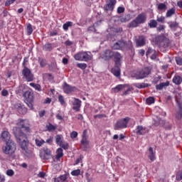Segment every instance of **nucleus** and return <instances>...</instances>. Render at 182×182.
<instances>
[{"label": "nucleus", "instance_id": "774afa93", "mask_svg": "<svg viewBox=\"0 0 182 182\" xmlns=\"http://www.w3.org/2000/svg\"><path fill=\"white\" fill-rule=\"evenodd\" d=\"M0 182H5V176L0 173Z\"/></svg>", "mask_w": 182, "mask_h": 182}, {"label": "nucleus", "instance_id": "37998d69", "mask_svg": "<svg viewBox=\"0 0 182 182\" xmlns=\"http://www.w3.org/2000/svg\"><path fill=\"white\" fill-rule=\"evenodd\" d=\"M35 141H36V146H38V147H41V146H42V144L45 143V141L43 139H36Z\"/></svg>", "mask_w": 182, "mask_h": 182}, {"label": "nucleus", "instance_id": "a18cd8bd", "mask_svg": "<svg viewBox=\"0 0 182 182\" xmlns=\"http://www.w3.org/2000/svg\"><path fill=\"white\" fill-rule=\"evenodd\" d=\"M164 21H166V17H164V16L156 17V22H159L160 23H164Z\"/></svg>", "mask_w": 182, "mask_h": 182}, {"label": "nucleus", "instance_id": "1a4fd4ad", "mask_svg": "<svg viewBox=\"0 0 182 182\" xmlns=\"http://www.w3.org/2000/svg\"><path fill=\"white\" fill-rule=\"evenodd\" d=\"M130 118L126 117L117 122L114 125V130H120V129H126L127 123H129Z\"/></svg>", "mask_w": 182, "mask_h": 182}, {"label": "nucleus", "instance_id": "8fccbe9b", "mask_svg": "<svg viewBox=\"0 0 182 182\" xmlns=\"http://www.w3.org/2000/svg\"><path fill=\"white\" fill-rule=\"evenodd\" d=\"M147 105H153L154 103V97H149L146 100Z\"/></svg>", "mask_w": 182, "mask_h": 182}, {"label": "nucleus", "instance_id": "6e6d98bb", "mask_svg": "<svg viewBox=\"0 0 182 182\" xmlns=\"http://www.w3.org/2000/svg\"><path fill=\"white\" fill-rule=\"evenodd\" d=\"M6 174L7 176H9V177H12V176H14V174H15V172L14 171V170L12 169H8L6 171Z\"/></svg>", "mask_w": 182, "mask_h": 182}, {"label": "nucleus", "instance_id": "6e6552de", "mask_svg": "<svg viewBox=\"0 0 182 182\" xmlns=\"http://www.w3.org/2000/svg\"><path fill=\"white\" fill-rule=\"evenodd\" d=\"M156 41L161 48H168L170 46V40L164 36L156 37Z\"/></svg>", "mask_w": 182, "mask_h": 182}, {"label": "nucleus", "instance_id": "052dcab7", "mask_svg": "<svg viewBox=\"0 0 182 182\" xmlns=\"http://www.w3.org/2000/svg\"><path fill=\"white\" fill-rule=\"evenodd\" d=\"M117 14H123L124 12V7L119 6L117 8Z\"/></svg>", "mask_w": 182, "mask_h": 182}, {"label": "nucleus", "instance_id": "c03bdc74", "mask_svg": "<svg viewBox=\"0 0 182 182\" xmlns=\"http://www.w3.org/2000/svg\"><path fill=\"white\" fill-rule=\"evenodd\" d=\"M77 67L79 68L80 69H82V70H85L86 68H87V64L86 63H77Z\"/></svg>", "mask_w": 182, "mask_h": 182}, {"label": "nucleus", "instance_id": "4d7b16f0", "mask_svg": "<svg viewBox=\"0 0 182 182\" xmlns=\"http://www.w3.org/2000/svg\"><path fill=\"white\" fill-rule=\"evenodd\" d=\"M70 137L71 139H76L77 137V132L75 131H73V132H71Z\"/></svg>", "mask_w": 182, "mask_h": 182}, {"label": "nucleus", "instance_id": "7c9ffc66", "mask_svg": "<svg viewBox=\"0 0 182 182\" xmlns=\"http://www.w3.org/2000/svg\"><path fill=\"white\" fill-rule=\"evenodd\" d=\"M68 179V176L66 174L61 175L58 178H55L54 181L55 182H60V181H66Z\"/></svg>", "mask_w": 182, "mask_h": 182}, {"label": "nucleus", "instance_id": "ddd939ff", "mask_svg": "<svg viewBox=\"0 0 182 182\" xmlns=\"http://www.w3.org/2000/svg\"><path fill=\"white\" fill-rule=\"evenodd\" d=\"M114 51L112 50H105L103 53L100 54V58L104 60H110L113 59V53Z\"/></svg>", "mask_w": 182, "mask_h": 182}, {"label": "nucleus", "instance_id": "f3484780", "mask_svg": "<svg viewBox=\"0 0 182 182\" xmlns=\"http://www.w3.org/2000/svg\"><path fill=\"white\" fill-rule=\"evenodd\" d=\"M75 90H76V87H73L72 85H68L66 82H64L63 91L67 95H69V93H72L73 92H75Z\"/></svg>", "mask_w": 182, "mask_h": 182}, {"label": "nucleus", "instance_id": "f8f14e48", "mask_svg": "<svg viewBox=\"0 0 182 182\" xmlns=\"http://www.w3.org/2000/svg\"><path fill=\"white\" fill-rule=\"evenodd\" d=\"M112 58H114V62L115 63L116 68L122 66V59H123V56L122 54H120V53L114 51Z\"/></svg>", "mask_w": 182, "mask_h": 182}, {"label": "nucleus", "instance_id": "09e8293b", "mask_svg": "<svg viewBox=\"0 0 182 182\" xmlns=\"http://www.w3.org/2000/svg\"><path fill=\"white\" fill-rule=\"evenodd\" d=\"M71 175L74 176L75 177H77V176H80V169H76L71 172Z\"/></svg>", "mask_w": 182, "mask_h": 182}, {"label": "nucleus", "instance_id": "6ab92c4d", "mask_svg": "<svg viewBox=\"0 0 182 182\" xmlns=\"http://www.w3.org/2000/svg\"><path fill=\"white\" fill-rule=\"evenodd\" d=\"M116 5V0H108L107 4L105 6V11H113Z\"/></svg>", "mask_w": 182, "mask_h": 182}, {"label": "nucleus", "instance_id": "b1692460", "mask_svg": "<svg viewBox=\"0 0 182 182\" xmlns=\"http://www.w3.org/2000/svg\"><path fill=\"white\" fill-rule=\"evenodd\" d=\"M173 15H176V9L174 8H171L166 11V18H171Z\"/></svg>", "mask_w": 182, "mask_h": 182}, {"label": "nucleus", "instance_id": "4c0bfd02", "mask_svg": "<svg viewBox=\"0 0 182 182\" xmlns=\"http://www.w3.org/2000/svg\"><path fill=\"white\" fill-rule=\"evenodd\" d=\"M27 35L29 36L32 35V32H33V28H32V24L28 23L26 27Z\"/></svg>", "mask_w": 182, "mask_h": 182}, {"label": "nucleus", "instance_id": "ea45409f", "mask_svg": "<svg viewBox=\"0 0 182 182\" xmlns=\"http://www.w3.org/2000/svg\"><path fill=\"white\" fill-rule=\"evenodd\" d=\"M73 22L68 21L63 25V28L64 29V31H68V29H69V27L73 26Z\"/></svg>", "mask_w": 182, "mask_h": 182}, {"label": "nucleus", "instance_id": "c9c22d12", "mask_svg": "<svg viewBox=\"0 0 182 182\" xmlns=\"http://www.w3.org/2000/svg\"><path fill=\"white\" fill-rule=\"evenodd\" d=\"M48 69L50 72H55L56 69H58V65L55 63H51L50 65H48Z\"/></svg>", "mask_w": 182, "mask_h": 182}, {"label": "nucleus", "instance_id": "393cba45", "mask_svg": "<svg viewBox=\"0 0 182 182\" xmlns=\"http://www.w3.org/2000/svg\"><path fill=\"white\" fill-rule=\"evenodd\" d=\"M112 73L116 77H119V76H120V66L116 67L115 65V67L112 69Z\"/></svg>", "mask_w": 182, "mask_h": 182}, {"label": "nucleus", "instance_id": "c85d7f7f", "mask_svg": "<svg viewBox=\"0 0 182 182\" xmlns=\"http://www.w3.org/2000/svg\"><path fill=\"white\" fill-rule=\"evenodd\" d=\"M53 49V47H52V43H47L43 46V50L46 52H50Z\"/></svg>", "mask_w": 182, "mask_h": 182}, {"label": "nucleus", "instance_id": "338daca9", "mask_svg": "<svg viewBox=\"0 0 182 182\" xmlns=\"http://www.w3.org/2000/svg\"><path fill=\"white\" fill-rule=\"evenodd\" d=\"M65 44L67 46H72V45H73V43L71 41L68 40L65 42Z\"/></svg>", "mask_w": 182, "mask_h": 182}, {"label": "nucleus", "instance_id": "39448f33", "mask_svg": "<svg viewBox=\"0 0 182 182\" xmlns=\"http://www.w3.org/2000/svg\"><path fill=\"white\" fill-rule=\"evenodd\" d=\"M146 21H147V15H146V13H141L129 23V28H137L139 25L145 23Z\"/></svg>", "mask_w": 182, "mask_h": 182}, {"label": "nucleus", "instance_id": "4468645a", "mask_svg": "<svg viewBox=\"0 0 182 182\" xmlns=\"http://www.w3.org/2000/svg\"><path fill=\"white\" fill-rule=\"evenodd\" d=\"M14 108L17 110L19 114H26V112H28L26 107H25V106L22 105V104L20 103L15 104Z\"/></svg>", "mask_w": 182, "mask_h": 182}, {"label": "nucleus", "instance_id": "a878e982", "mask_svg": "<svg viewBox=\"0 0 182 182\" xmlns=\"http://www.w3.org/2000/svg\"><path fill=\"white\" fill-rule=\"evenodd\" d=\"M63 157V149L62 148H58L56 151L55 159L56 160H59Z\"/></svg>", "mask_w": 182, "mask_h": 182}, {"label": "nucleus", "instance_id": "de8ad7c7", "mask_svg": "<svg viewBox=\"0 0 182 182\" xmlns=\"http://www.w3.org/2000/svg\"><path fill=\"white\" fill-rule=\"evenodd\" d=\"M55 141L57 143V144L59 146L61 143H63L62 141V135H56L55 136Z\"/></svg>", "mask_w": 182, "mask_h": 182}, {"label": "nucleus", "instance_id": "e2e57ef3", "mask_svg": "<svg viewBox=\"0 0 182 182\" xmlns=\"http://www.w3.org/2000/svg\"><path fill=\"white\" fill-rule=\"evenodd\" d=\"M166 27L164 25H160L159 27H157L158 32H161V31H164Z\"/></svg>", "mask_w": 182, "mask_h": 182}, {"label": "nucleus", "instance_id": "7ed1b4c3", "mask_svg": "<svg viewBox=\"0 0 182 182\" xmlns=\"http://www.w3.org/2000/svg\"><path fill=\"white\" fill-rule=\"evenodd\" d=\"M112 49H114V50H128V49L134 50L133 46H132V43H128L124 40H119L114 43Z\"/></svg>", "mask_w": 182, "mask_h": 182}, {"label": "nucleus", "instance_id": "cd10ccee", "mask_svg": "<svg viewBox=\"0 0 182 182\" xmlns=\"http://www.w3.org/2000/svg\"><path fill=\"white\" fill-rule=\"evenodd\" d=\"M135 87H137V89H144L146 87H149L150 86V84L149 83H136L134 84Z\"/></svg>", "mask_w": 182, "mask_h": 182}, {"label": "nucleus", "instance_id": "f257e3e1", "mask_svg": "<svg viewBox=\"0 0 182 182\" xmlns=\"http://www.w3.org/2000/svg\"><path fill=\"white\" fill-rule=\"evenodd\" d=\"M1 137L3 141L6 142V145L2 146V152L8 156L9 160H15L16 155V144L12 139H11V134L8 131H4L1 133Z\"/></svg>", "mask_w": 182, "mask_h": 182}, {"label": "nucleus", "instance_id": "49530a36", "mask_svg": "<svg viewBox=\"0 0 182 182\" xmlns=\"http://www.w3.org/2000/svg\"><path fill=\"white\" fill-rule=\"evenodd\" d=\"M163 127L167 129L168 130L171 129V124H170L168 122L164 121V122L161 125Z\"/></svg>", "mask_w": 182, "mask_h": 182}, {"label": "nucleus", "instance_id": "e433bc0d", "mask_svg": "<svg viewBox=\"0 0 182 182\" xmlns=\"http://www.w3.org/2000/svg\"><path fill=\"white\" fill-rule=\"evenodd\" d=\"M168 23L169 24V28H171V29H176V28H178V23L176 21H169Z\"/></svg>", "mask_w": 182, "mask_h": 182}, {"label": "nucleus", "instance_id": "dca6fc26", "mask_svg": "<svg viewBox=\"0 0 182 182\" xmlns=\"http://www.w3.org/2000/svg\"><path fill=\"white\" fill-rule=\"evenodd\" d=\"M73 109L75 110V112H80V107L82 106V101L77 98H73Z\"/></svg>", "mask_w": 182, "mask_h": 182}, {"label": "nucleus", "instance_id": "5fc2aeb1", "mask_svg": "<svg viewBox=\"0 0 182 182\" xmlns=\"http://www.w3.org/2000/svg\"><path fill=\"white\" fill-rule=\"evenodd\" d=\"M176 62L177 65H178L179 66H182V58L176 57Z\"/></svg>", "mask_w": 182, "mask_h": 182}, {"label": "nucleus", "instance_id": "a19ab883", "mask_svg": "<svg viewBox=\"0 0 182 182\" xmlns=\"http://www.w3.org/2000/svg\"><path fill=\"white\" fill-rule=\"evenodd\" d=\"M38 63H40L41 68H45L46 66V60L43 58H38Z\"/></svg>", "mask_w": 182, "mask_h": 182}, {"label": "nucleus", "instance_id": "680f3d73", "mask_svg": "<svg viewBox=\"0 0 182 182\" xmlns=\"http://www.w3.org/2000/svg\"><path fill=\"white\" fill-rule=\"evenodd\" d=\"M59 146H60V147H62L63 149H64V150H68V144H63V142H62L61 144H60Z\"/></svg>", "mask_w": 182, "mask_h": 182}, {"label": "nucleus", "instance_id": "2eb2a0df", "mask_svg": "<svg viewBox=\"0 0 182 182\" xmlns=\"http://www.w3.org/2000/svg\"><path fill=\"white\" fill-rule=\"evenodd\" d=\"M135 132L138 136H143L146 134V133H149V129L141 125H139L136 127Z\"/></svg>", "mask_w": 182, "mask_h": 182}, {"label": "nucleus", "instance_id": "79ce46f5", "mask_svg": "<svg viewBox=\"0 0 182 182\" xmlns=\"http://www.w3.org/2000/svg\"><path fill=\"white\" fill-rule=\"evenodd\" d=\"M44 79H48V80H53L54 77L53 75L50 73H46L43 75Z\"/></svg>", "mask_w": 182, "mask_h": 182}, {"label": "nucleus", "instance_id": "20e7f679", "mask_svg": "<svg viewBox=\"0 0 182 182\" xmlns=\"http://www.w3.org/2000/svg\"><path fill=\"white\" fill-rule=\"evenodd\" d=\"M14 136L16 139V141L21 146V148L22 149V150H23V151L26 153V151H28V137H26V134L18 132L16 133V135Z\"/></svg>", "mask_w": 182, "mask_h": 182}, {"label": "nucleus", "instance_id": "bb28decb", "mask_svg": "<svg viewBox=\"0 0 182 182\" xmlns=\"http://www.w3.org/2000/svg\"><path fill=\"white\" fill-rule=\"evenodd\" d=\"M124 88V85H118L112 89V92L113 93H119V92H121V90H123Z\"/></svg>", "mask_w": 182, "mask_h": 182}, {"label": "nucleus", "instance_id": "412c9836", "mask_svg": "<svg viewBox=\"0 0 182 182\" xmlns=\"http://www.w3.org/2000/svg\"><path fill=\"white\" fill-rule=\"evenodd\" d=\"M23 96L26 102H33V92L31 91H26L24 92Z\"/></svg>", "mask_w": 182, "mask_h": 182}, {"label": "nucleus", "instance_id": "aec40b11", "mask_svg": "<svg viewBox=\"0 0 182 182\" xmlns=\"http://www.w3.org/2000/svg\"><path fill=\"white\" fill-rule=\"evenodd\" d=\"M177 105H178V109L176 111V118L178 120H181V119H182V103L177 101Z\"/></svg>", "mask_w": 182, "mask_h": 182}, {"label": "nucleus", "instance_id": "0eeeda50", "mask_svg": "<svg viewBox=\"0 0 182 182\" xmlns=\"http://www.w3.org/2000/svg\"><path fill=\"white\" fill-rule=\"evenodd\" d=\"M74 59L80 62H89V60H92V53L80 51L74 55Z\"/></svg>", "mask_w": 182, "mask_h": 182}, {"label": "nucleus", "instance_id": "864d4df0", "mask_svg": "<svg viewBox=\"0 0 182 182\" xmlns=\"http://www.w3.org/2000/svg\"><path fill=\"white\" fill-rule=\"evenodd\" d=\"M58 101L60 102V105H65V97H63V95H59L58 96Z\"/></svg>", "mask_w": 182, "mask_h": 182}, {"label": "nucleus", "instance_id": "bf43d9fd", "mask_svg": "<svg viewBox=\"0 0 182 182\" xmlns=\"http://www.w3.org/2000/svg\"><path fill=\"white\" fill-rule=\"evenodd\" d=\"M16 0H6V1L5 2V6H9V5H11V4H14V2H15Z\"/></svg>", "mask_w": 182, "mask_h": 182}, {"label": "nucleus", "instance_id": "13d9d810", "mask_svg": "<svg viewBox=\"0 0 182 182\" xmlns=\"http://www.w3.org/2000/svg\"><path fill=\"white\" fill-rule=\"evenodd\" d=\"M34 89L38 92H42V87L39 84H36V87H34Z\"/></svg>", "mask_w": 182, "mask_h": 182}, {"label": "nucleus", "instance_id": "9d476101", "mask_svg": "<svg viewBox=\"0 0 182 182\" xmlns=\"http://www.w3.org/2000/svg\"><path fill=\"white\" fill-rule=\"evenodd\" d=\"M22 75L23 76V79L26 80V82H33V75L32 74V71L28 67H25V68L22 70Z\"/></svg>", "mask_w": 182, "mask_h": 182}, {"label": "nucleus", "instance_id": "69168bd1", "mask_svg": "<svg viewBox=\"0 0 182 182\" xmlns=\"http://www.w3.org/2000/svg\"><path fill=\"white\" fill-rule=\"evenodd\" d=\"M157 58V51H156L155 53H152V55H151V59L152 60H155V59H156Z\"/></svg>", "mask_w": 182, "mask_h": 182}, {"label": "nucleus", "instance_id": "c756f323", "mask_svg": "<svg viewBox=\"0 0 182 182\" xmlns=\"http://www.w3.org/2000/svg\"><path fill=\"white\" fill-rule=\"evenodd\" d=\"M172 80L175 85H181L182 78L180 75H175Z\"/></svg>", "mask_w": 182, "mask_h": 182}, {"label": "nucleus", "instance_id": "3c124183", "mask_svg": "<svg viewBox=\"0 0 182 182\" xmlns=\"http://www.w3.org/2000/svg\"><path fill=\"white\" fill-rule=\"evenodd\" d=\"M176 180L177 181H181V180H182V170L180 171L176 174Z\"/></svg>", "mask_w": 182, "mask_h": 182}, {"label": "nucleus", "instance_id": "4be33fe9", "mask_svg": "<svg viewBox=\"0 0 182 182\" xmlns=\"http://www.w3.org/2000/svg\"><path fill=\"white\" fill-rule=\"evenodd\" d=\"M170 82L166 81V82H161L159 85H156V90H163L164 87H167V86H169Z\"/></svg>", "mask_w": 182, "mask_h": 182}, {"label": "nucleus", "instance_id": "2f4dec72", "mask_svg": "<svg viewBox=\"0 0 182 182\" xmlns=\"http://www.w3.org/2000/svg\"><path fill=\"white\" fill-rule=\"evenodd\" d=\"M157 8L159 11H166L167 9V2L159 4Z\"/></svg>", "mask_w": 182, "mask_h": 182}, {"label": "nucleus", "instance_id": "9b49d317", "mask_svg": "<svg viewBox=\"0 0 182 182\" xmlns=\"http://www.w3.org/2000/svg\"><path fill=\"white\" fill-rule=\"evenodd\" d=\"M40 157L42 160H50L52 159V151L48 148L42 149L41 151L40 152Z\"/></svg>", "mask_w": 182, "mask_h": 182}, {"label": "nucleus", "instance_id": "603ef678", "mask_svg": "<svg viewBox=\"0 0 182 182\" xmlns=\"http://www.w3.org/2000/svg\"><path fill=\"white\" fill-rule=\"evenodd\" d=\"M151 53H156V50L151 48V47L148 48V50L146 53V56H149Z\"/></svg>", "mask_w": 182, "mask_h": 182}, {"label": "nucleus", "instance_id": "f03ea898", "mask_svg": "<svg viewBox=\"0 0 182 182\" xmlns=\"http://www.w3.org/2000/svg\"><path fill=\"white\" fill-rule=\"evenodd\" d=\"M17 127L14 128V136L16 133H29L31 132V127H29V121L28 119H18L16 122Z\"/></svg>", "mask_w": 182, "mask_h": 182}, {"label": "nucleus", "instance_id": "a211bd4d", "mask_svg": "<svg viewBox=\"0 0 182 182\" xmlns=\"http://www.w3.org/2000/svg\"><path fill=\"white\" fill-rule=\"evenodd\" d=\"M135 42L137 48L144 46L146 45V38L144 36H140L136 39Z\"/></svg>", "mask_w": 182, "mask_h": 182}, {"label": "nucleus", "instance_id": "0e129e2a", "mask_svg": "<svg viewBox=\"0 0 182 182\" xmlns=\"http://www.w3.org/2000/svg\"><path fill=\"white\" fill-rule=\"evenodd\" d=\"M8 95H9V92H8V90H3L1 91V95H3L4 97H6V96H8Z\"/></svg>", "mask_w": 182, "mask_h": 182}, {"label": "nucleus", "instance_id": "5701e85b", "mask_svg": "<svg viewBox=\"0 0 182 182\" xmlns=\"http://www.w3.org/2000/svg\"><path fill=\"white\" fill-rule=\"evenodd\" d=\"M148 157L151 161H154L156 160V155L154 154V151H153V148L150 147L149 149V155Z\"/></svg>", "mask_w": 182, "mask_h": 182}, {"label": "nucleus", "instance_id": "72a5a7b5", "mask_svg": "<svg viewBox=\"0 0 182 182\" xmlns=\"http://www.w3.org/2000/svg\"><path fill=\"white\" fill-rule=\"evenodd\" d=\"M81 144L85 149L89 146V141H87V139H86V136H83L82 139L81 140Z\"/></svg>", "mask_w": 182, "mask_h": 182}, {"label": "nucleus", "instance_id": "473e14b6", "mask_svg": "<svg viewBox=\"0 0 182 182\" xmlns=\"http://www.w3.org/2000/svg\"><path fill=\"white\" fill-rule=\"evenodd\" d=\"M148 26L151 28H157V21L152 19L148 23Z\"/></svg>", "mask_w": 182, "mask_h": 182}, {"label": "nucleus", "instance_id": "423d86ee", "mask_svg": "<svg viewBox=\"0 0 182 182\" xmlns=\"http://www.w3.org/2000/svg\"><path fill=\"white\" fill-rule=\"evenodd\" d=\"M151 73V68L146 67L138 71H136L132 74V77L135 79L140 80L144 79Z\"/></svg>", "mask_w": 182, "mask_h": 182}, {"label": "nucleus", "instance_id": "f704fd0d", "mask_svg": "<svg viewBox=\"0 0 182 182\" xmlns=\"http://www.w3.org/2000/svg\"><path fill=\"white\" fill-rule=\"evenodd\" d=\"M164 123V119H157L156 120V119H154V122H153V124L154 126H162V124Z\"/></svg>", "mask_w": 182, "mask_h": 182}, {"label": "nucleus", "instance_id": "58836bf2", "mask_svg": "<svg viewBox=\"0 0 182 182\" xmlns=\"http://www.w3.org/2000/svg\"><path fill=\"white\" fill-rule=\"evenodd\" d=\"M48 132H55L56 130V127L50 123L46 126Z\"/></svg>", "mask_w": 182, "mask_h": 182}]
</instances>
